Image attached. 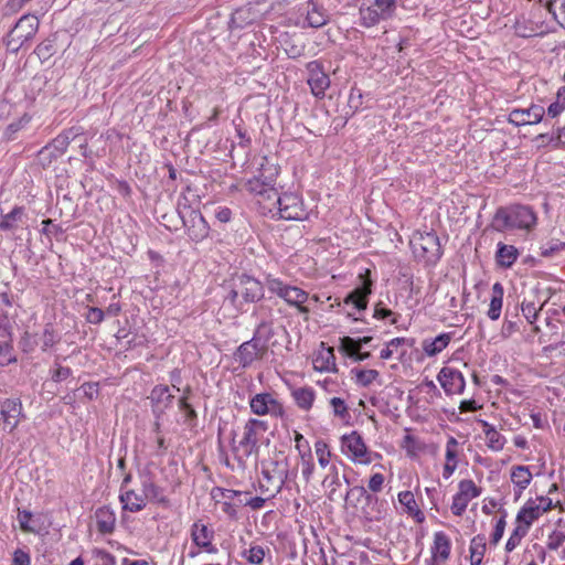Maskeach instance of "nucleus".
Instances as JSON below:
<instances>
[{"label": "nucleus", "instance_id": "1", "mask_svg": "<svg viewBox=\"0 0 565 565\" xmlns=\"http://www.w3.org/2000/svg\"><path fill=\"white\" fill-rule=\"evenodd\" d=\"M536 224L535 212L526 205L499 207L491 222V227L500 233L514 230H531Z\"/></svg>", "mask_w": 565, "mask_h": 565}, {"label": "nucleus", "instance_id": "2", "mask_svg": "<svg viewBox=\"0 0 565 565\" xmlns=\"http://www.w3.org/2000/svg\"><path fill=\"white\" fill-rule=\"evenodd\" d=\"M414 256L428 266H434L443 256L438 235L435 232H416L411 238Z\"/></svg>", "mask_w": 565, "mask_h": 565}, {"label": "nucleus", "instance_id": "3", "mask_svg": "<svg viewBox=\"0 0 565 565\" xmlns=\"http://www.w3.org/2000/svg\"><path fill=\"white\" fill-rule=\"evenodd\" d=\"M266 430L267 423L264 420L250 418L246 422L243 438L238 443V446H233V451L239 462H245V460L250 456H258L259 435Z\"/></svg>", "mask_w": 565, "mask_h": 565}, {"label": "nucleus", "instance_id": "4", "mask_svg": "<svg viewBox=\"0 0 565 565\" xmlns=\"http://www.w3.org/2000/svg\"><path fill=\"white\" fill-rule=\"evenodd\" d=\"M178 213L192 242L199 243L209 236L210 226L199 210L184 205Z\"/></svg>", "mask_w": 565, "mask_h": 565}, {"label": "nucleus", "instance_id": "5", "mask_svg": "<svg viewBox=\"0 0 565 565\" xmlns=\"http://www.w3.org/2000/svg\"><path fill=\"white\" fill-rule=\"evenodd\" d=\"M341 450L358 463L369 465L373 460L372 452L367 450L362 436L355 430L341 437Z\"/></svg>", "mask_w": 565, "mask_h": 565}, {"label": "nucleus", "instance_id": "6", "mask_svg": "<svg viewBox=\"0 0 565 565\" xmlns=\"http://www.w3.org/2000/svg\"><path fill=\"white\" fill-rule=\"evenodd\" d=\"M359 285L350 291L343 299L344 305H352L358 311H364L367 308L369 297L372 294L373 280L371 270L365 269L359 275Z\"/></svg>", "mask_w": 565, "mask_h": 565}, {"label": "nucleus", "instance_id": "7", "mask_svg": "<svg viewBox=\"0 0 565 565\" xmlns=\"http://www.w3.org/2000/svg\"><path fill=\"white\" fill-rule=\"evenodd\" d=\"M277 196L280 218L288 221H302L308 216L301 196L296 193H282Z\"/></svg>", "mask_w": 565, "mask_h": 565}, {"label": "nucleus", "instance_id": "8", "mask_svg": "<svg viewBox=\"0 0 565 565\" xmlns=\"http://www.w3.org/2000/svg\"><path fill=\"white\" fill-rule=\"evenodd\" d=\"M24 417L23 406L19 398H6L0 402L2 430L9 434L13 433Z\"/></svg>", "mask_w": 565, "mask_h": 565}, {"label": "nucleus", "instance_id": "9", "mask_svg": "<svg viewBox=\"0 0 565 565\" xmlns=\"http://www.w3.org/2000/svg\"><path fill=\"white\" fill-rule=\"evenodd\" d=\"M269 470L274 478V492L271 493V497L279 493L288 481L296 478V471L289 470L288 458L282 451L275 454L270 461Z\"/></svg>", "mask_w": 565, "mask_h": 565}, {"label": "nucleus", "instance_id": "10", "mask_svg": "<svg viewBox=\"0 0 565 565\" xmlns=\"http://www.w3.org/2000/svg\"><path fill=\"white\" fill-rule=\"evenodd\" d=\"M234 278L243 303H254L264 298V285L258 279L247 274L236 275Z\"/></svg>", "mask_w": 565, "mask_h": 565}, {"label": "nucleus", "instance_id": "11", "mask_svg": "<svg viewBox=\"0 0 565 565\" xmlns=\"http://www.w3.org/2000/svg\"><path fill=\"white\" fill-rule=\"evenodd\" d=\"M307 83L310 86L315 97L321 99L326 96V90L330 87V77L319 61H311L307 64Z\"/></svg>", "mask_w": 565, "mask_h": 565}, {"label": "nucleus", "instance_id": "12", "mask_svg": "<svg viewBox=\"0 0 565 565\" xmlns=\"http://www.w3.org/2000/svg\"><path fill=\"white\" fill-rule=\"evenodd\" d=\"M267 352V345L253 339L243 342L234 352V360L243 367H249L256 360L262 359Z\"/></svg>", "mask_w": 565, "mask_h": 565}, {"label": "nucleus", "instance_id": "13", "mask_svg": "<svg viewBox=\"0 0 565 565\" xmlns=\"http://www.w3.org/2000/svg\"><path fill=\"white\" fill-rule=\"evenodd\" d=\"M250 411L258 415L270 414L275 417H282L284 407L276 401L270 393H259L254 395L249 401Z\"/></svg>", "mask_w": 565, "mask_h": 565}, {"label": "nucleus", "instance_id": "14", "mask_svg": "<svg viewBox=\"0 0 565 565\" xmlns=\"http://www.w3.org/2000/svg\"><path fill=\"white\" fill-rule=\"evenodd\" d=\"M191 541L194 546L202 548L210 554H216L218 548L212 543L214 539V531L209 529L207 525L201 521H196L190 529Z\"/></svg>", "mask_w": 565, "mask_h": 565}, {"label": "nucleus", "instance_id": "15", "mask_svg": "<svg viewBox=\"0 0 565 565\" xmlns=\"http://www.w3.org/2000/svg\"><path fill=\"white\" fill-rule=\"evenodd\" d=\"M437 380L448 395L461 394L466 386L462 373L452 367H443L437 375Z\"/></svg>", "mask_w": 565, "mask_h": 565}, {"label": "nucleus", "instance_id": "16", "mask_svg": "<svg viewBox=\"0 0 565 565\" xmlns=\"http://www.w3.org/2000/svg\"><path fill=\"white\" fill-rule=\"evenodd\" d=\"M149 399L154 417L160 419L166 411L172 406L174 395L170 393L168 385L159 384L151 390Z\"/></svg>", "mask_w": 565, "mask_h": 565}, {"label": "nucleus", "instance_id": "17", "mask_svg": "<svg viewBox=\"0 0 565 565\" xmlns=\"http://www.w3.org/2000/svg\"><path fill=\"white\" fill-rule=\"evenodd\" d=\"M545 109L540 105H532L525 109L516 108L509 114V122L514 126L535 125L543 119Z\"/></svg>", "mask_w": 565, "mask_h": 565}, {"label": "nucleus", "instance_id": "18", "mask_svg": "<svg viewBox=\"0 0 565 565\" xmlns=\"http://www.w3.org/2000/svg\"><path fill=\"white\" fill-rule=\"evenodd\" d=\"M39 29V20L35 15L24 14L22 15L14 26L10 30L13 35H17L18 40L25 42L33 39Z\"/></svg>", "mask_w": 565, "mask_h": 565}, {"label": "nucleus", "instance_id": "19", "mask_svg": "<svg viewBox=\"0 0 565 565\" xmlns=\"http://www.w3.org/2000/svg\"><path fill=\"white\" fill-rule=\"evenodd\" d=\"M119 501L122 504V510L129 511L132 513L140 512L147 507V498L142 492H137L134 489H129L127 491H121L119 494Z\"/></svg>", "mask_w": 565, "mask_h": 565}, {"label": "nucleus", "instance_id": "20", "mask_svg": "<svg viewBox=\"0 0 565 565\" xmlns=\"http://www.w3.org/2000/svg\"><path fill=\"white\" fill-rule=\"evenodd\" d=\"M96 526L100 534H110L115 530L116 515L114 511L107 507H100L95 511Z\"/></svg>", "mask_w": 565, "mask_h": 565}, {"label": "nucleus", "instance_id": "21", "mask_svg": "<svg viewBox=\"0 0 565 565\" xmlns=\"http://www.w3.org/2000/svg\"><path fill=\"white\" fill-rule=\"evenodd\" d=\"M543 512L536 505V502L532 499L527 500L526 503L520 509L516 514V523L530 529L532 523L536 521Z\"/></svg>", "mask_w": 565, "mask_h": 565}, {"label": "nucleus", "instance_id": "22", "mask_svg": "<svg viewBox=\"0 0 565 565\" xmlns=\"http://www.w3.org/2000/svg\"><path fill=\"white\" fill-rule=\"evenodd\" d=\"M322 484L329 489L328 499L330 501H337L339 498H342V495L338 493V488L341 486V477L337 465H331L329 473L324 477Z\"/></svg>", "mask_w": 565, "mask_h": 565}, {"label": "nucleus", "instance_id": "23", "mask_svg": "<svg viewBox=\"0 0 565 565\" xmlns=\"http://www.w3.org/2000/svg\"><path fill=\"white\" fill-rule=\"evenodd\" d=\"M141 490L146 494L147 500L154 501L160 504H167L169 500L163 494V490L157 486L149 476L141 478Z\"/></svg>", "mask_w": 565, "mask_h": 565}, {"label": "nucleus", "instance_id": "24", "mask_svg": "<svg viewBox=\"0 0 565 565\" xmlns=\"http://www.w3.org/2000/svg\"><path fill=\"white\" fill-rule=\"evenodd\" d=\"M518 257L519 250L513 245L498 244L495 260L499 266L510 268L516 262Z\"/></svg>", "mask_w": 565, "mask_h": 565}, {"label": "nucleus", "instance_id": "25", "mask_svg": "<svg viewBox=\"0 0 565 565\" xmlns=\"http://www.w3.org/2000/svg\"><path fill=\"white\" fill-rule=\"evenodd\" d=\"M450 339V333H441L435 339H425L422 343V347L428 356H435L447 348Z\"/></svg>", "mask_w": 565, "mask_h": 565}, {"label": "nucleus", "instance_id": "26", "mask_svg": "<svg viewBox=\"0 0 565 565\" xmlns=\"http://www.w3.org/2000/svg\"><path fill=\"white\" fill-rule=\"evenodd\" d=\"M511 480L519 488L516 498H519L524 489L531 483L532 473L526 466H515L511 471Z\"/></svg>", "mask_w": 565, "mask_h": 565}, {"label": "nucleus", "instance_id": "27", "mask_svg": "<svg viewBox=\"0 0 565 565\" xmlns=\"http://www.w3.org/2000/svg\"><path fill=\"white\" fill-rule=\"evenodd\" d=\"M503 286L500 282H495L492 286V296L490 300L489 310L487 313L491 320H498L500 318L503 302Z\"/></svg>", "mask_w": 565, "mask_h": 565}, {"label": "nucleus", "instance_id": "28", "mask_svg": "<svg viewBox=\"0 0 565 565\" xmlns=\"http://www.w3.org/2000/svg\"><path fill=\"white\" fill-rule=\"evenodd\" d=\"M451 550L450 540L444 532H436L434 535V544L431 546L433 556L437 555L441 558V561H446L449 558Z\"/></svg>", "mask_w": 565, "mask_h": 565}, {"label": "nucleus", "instance_id": "29", "mask_svg": "<svg viewBox=\"0 0 565 565\" xmlns=\"http://www.w3.org/2000/svg\"><path fill=\"white\" fill-rule=\"evenodd\" d=\"M487 550L486 536L478 534L470 542V565H481Z\"/></svg>", "mask_w": 565, "mask_h": 565}, {"label": "nucleus", "instance_id": "30", "mask_svg": "<svg viewBox=\"0 0 565 565\" xmlns=\"http://www.w3.org/2000/svg\"><path fill=\"white\" fill-rule=\"evenodd\" d=\"M483 433L487 439V446L493 450L499 451L503 449L505 444V438L501 435L492 425L488 422L482 420Z\"/></svg>", "mask_w": 565, "mask_h": 565}, {"label": "nucleus", "instance_id": "31", "mask_svg": "<svg viewBox=\"0 0 565 565\" xmlns=\"http://www.w3.org/2000/svg\"><path fill=\"white\" fill-rule=\"evenodd\" d=\"M345 502H349L353 507H356L362 498L365 499L367 504L377 502V498L366 491L363 486H355L349 489L345 495H342Z\"/></svg>", "mask_w": 565, "mask_h": 565}, {"label": "nucleus", "instance_id": "32", "mask_svg": "<svg viewBox=\"0 0 565 565\" xmlns=\"http://www.w3.org/2000/svg\"><path fill=\"white\" fill-rule=\"evenodd\" d=\"M78 132L76 128H70L61 132L57 137H55L50 143L53 147V150L58 152L61 156L65 153L72 140L77 137Z\"/></svg>", "mask_w": 565, "mask_h": 565}, {"label": "nucleus", "instance_id": "33", "mask_svg": "<svg viewBox=\"0 0 565 565\" xmlns=\"http://www.w3.org/2000/svg\"><path fill=\"white\" fill-rule=\"evenodd\" d=\"M274 334L275 332L273 322L265 318H262L254 331V335L252 339L257 343L267 345V342L274 337Z\"/></svg>", "mask_w": 565, "mask_h": 565}, {"label": "nucleus", "instance_id": "34", "mask_svg": "<svg viewBox=\"0 0 565 565\" xmlns=\"http://www.w3.org/2000/svg\"><path fill=\"white\" fill-rule=\"evenodd\" d=\"M414 345V338H394L386 343V348L381 351L380 358L383 360H388L393 356L394 351H397L399 348H413Z\"/></svg>", "mask_w": 565, "mask_h": 565}, {"label": "nucleus", "instance_id": "35", "mask_svg": "<svg viewBox=\"0 0 565 565\" xmlns=\"http://www.w3.org/2000/svg\"><path fill=\"white\" fill-rule=\"evenodd\" d=\"M306 20L309 26L318 29L328 23L329 15L323 8L312 3V8L308 10Z\"/></svg>", "mask_w": 565, "mask_h": 565}, {"label": "nucleus", "instance_id": "36", "mask_svg": "<svg viewBox=\"0 0 565 565\" xmlns=\"http://www.w3.org/2000/svg\"><path fill=\"white\" fill-rule=\"evenodd\" d=\"M308 292L305 291L303 289L289 285L282 299L289 306L299 307L300 305H303L308 300Z\"/></svg>", "mask_w": 565, "mask_h": 565}, {"label": "nucleus", "instance_id": "37", "mask_svg": "<svg viewBox=\"0 0 565 565\" xmlns=\"http://www.w3.org/2000/svg\"><path fill=\"white\" fill-rule=\"evenodd\" d=\"M292 396L296 404L305 411L311 408L315 401V392L311 387L297 388L292 392Z\"/></svg>", "mask_w": 565, "mask_h": 565}, {"label": "nucleus", "instance_id": "38", "mask_svg": "<svg viewBox=\"0 0 565 565\" xmlns=\"http://www.w3.org/2000/svg\"><path fill=\"white\" fill-rule=\"evenodd\" d=\"M316 369L320 371H330L335 366V358L332 348L322 350L315 360Z\"/></svg>", "mask_w": 565, "mask_h": 565}, {"label": "nucleus", "instance_id": "39", "mask_svg": "<svg viewBox=\"0 0 565 565\" xmlns=\"http://www.w3.org/2000/svg\"><path fill=\"white\" fill-rule=\"evenodd\" d=\"M30 120H31V117L29 115L24 114L19 119L9 124L6 128V130L3 131L4 139L8 141L17 139L18 132L21 131L23 128H25L26 125H29Z\"/></svg>", "mask_w": 565, "mask_h": 565}, {"label": "nucleus", "instance_id": "40", "mask_svg": "<svg viewBox=\"0 0 565 565\" xmlns=\"http://www.w3.org/2000/svg\"><path fill=\"white\" fill-rule=\"evenodd\" d=\"M360 17L361 25L365 28L374 26L383 20V14H380L379 10L374 7L361 8Z\"/></svg>", "mask_w": 565, "mask_h": 565}, {"label": "nucleus", "instance_id": "41", "mask_svg": "<svg viewBox=\"0 0 565 565\" xmlns=\"http://www.w3.org/2000/svg\"><path fill=\"white\" fill-rule=\"evenodd\" d=\"M60 338L55 333L53 327L51 324H45L42 334L39 338L38 344H41L42 351H47L55 343H57Z\"/></svg>", "mask_w": 565, "mask_h": 565}, {"label": "nucleus", "instance_id": "42", "mask_svg": "<svg viewBox=\"0 0 565 565\" xmlns=\"http://www.w3.org/2000/svg\"><path fill=\"white\" fill-rule=\"evenodd\" d=\"M301 472L305 480L308 482L315 471V463L312 460L311 450L309 444L306 443V451L301 452Z\"/></svg>", "mask_w": 565, "mask_h": 565}, {"label": "nucleus", "instance_id": "43", "mask_svg": "<svg viewBox=\"0 0 565 565\" xmlns=\"http://www.w3.org/2000/svg\"><path fill=\"white\" fill-rule=\"evenodd\" d=\"M241 556L245 558L249 564H262L265 557V550L259 545H253L241 553Z\"/></svg>", "mask_w": 565, "mask_h": 565}, {"label": "nucleus", "instance_id": "44", "mask_svg": "<svg viewBox=\"0 0 565 565\" xmlns=\"http://www.w3.org/2000/svg\"><path fill=\"white\" fill-rule=\"evenodd\" d=\"M178 405H179L180 411L184 414V423L189 427H194L196 425L198 414L194 411V408L192 407V405H190L186 402V396H182L179 399Z\"/></svg>", "mask_w": 565, "mask_h": 565}, {"label": "nucleus", "instance_id": "45", "mask_svg": "<svg viewBox=\"0 0 565 565\" xmlns=\"http://www.w3.org/2000/svg\"><path fill=\"white\" fill-rule=\"evenodd\" d=\"M527 532L529 529H526V526L518 523L505 543V551L509 553L512 552L521 543V540L527 534Z\"/></svg>", "mask_w": 565, "mask_h": 565}, {"label": "nucleus", "instance_id": "46", "mask_svg": "<svg viewBox=\"0 0 565 565\" xmlns=\"http://www.w3.org/2000/svg\"><path fill=\"white\" fill-rule=\"evenodd\" d=\"M458 492L470 501L481 494V489L472 480L465 479L459 482Z\"/></svg>", "mask_w": 565, "mask_h": 565}, {"label": "nucleus", "instance_id": "47", "mask_svg": "<svg viewBox=\"0 0 565 565\" xmlns=\"http://www.w3.org/2000/svg\"><path fill=\"white\" fill-rule=\"evenodd\" d=\"M34 52L42 62H45L55 54V43L50 39L44 40L35 47Z\"/></svg>", "mask_w": 565, "mask_h": 565}, {"label": "nucleus", "instance_id": "48", "mask_svg": "<svg viewBox=\"0 0 565 565\" xmlns=\"http://www.w3.org/2000/svg\"><path fill=\"white\" fill-rule=\"evenodd\" d=\"M565 249V242H561L559 239L552 238L546 244L540 247V255L542 257H552L558 252Z\"/></svg>", "mask_w": 565, "mask_h": 565}, {"label": "nucleus", "instance_id": "49", "mask_svg": "<svg viewBox=\"0 0 565 565\" xmlns=\"http://www.w3.org/2000/svg\"><path fill=\"white\" fill-rule=\"evenodd\" d=\"M265 285L270 292L277 295L281 299L284 298V295L287 291V288L289 286V285L285 284L282 280H280L279 278H275L271 275H268L266 277Z\"/></svg>", "mask_w": 565, "mask_h": 565}, {"label": "nucleus", "instance_id": "50", "mask_svg": "<svg viewBox=\"0 0 565 565\" xmlns=\"http://www.w3.org/2000/svg\"><path fill=\"white\" fill-rule=\"evenodd\" d=\"M353 373H355L358 384L362 386H369L373 381H375L380 373L376 370H358L353 369Z\"/></svg>", "mask_w": 565, "mask_h": 565}, {"label": "nucleus", "instance_id": "51", "mask_svg": "<svg viewBox=\"0 0 565 565\" xmlns=\"http://www.w3.org/2000/svg\"><path fill=\"white\" fill-rule=\"evenodd\" d=\"M315 450L318 457L319 465L322 468H326L329 465L331 458V452L328 448L327 443L323 440H317L315 443Z\"/></svg>", "mask_w": 565, "mask_h": 565}, {"label": "nucleus", "instance_id": "52", "mask_svg": "<svg viewBox=\"0 0 565 565\" xmlns=\"http://www.w3.org/2000/svg\"><path fill=\"white\" fill-rule=\"evenodd\" d=\"M340 351L347 356L351 358L359 353V341L351 337H343L340 339Z\"/></svg>", "mask_w": 565, "mask_h": 565}, {"label": "nucleus", "instance_id": "53", "mask_svg": "<svg viewBox=\"0 0 565 565\" xmlns=\"http://www.w3.org/2000/svg\"><path fill=\"white\" fill-rule=\"evenodd\" d=\"M62 156L53 150V147L51 143L43 147L38 154L39 162L42 163V166H50L52 162L56 161Z\"/></svg>", "mask_w": 565, "mask_h": 565}, {"label": "nucleus", "instance_id": "54", "mask_svg": "<svg viewBox=\"0 0 565 565\" xmlns=\"http://www.w3.org/2000/svg\"><path fill=\"white\" fill-rule=\"evenodd\" d=\"M375 9L383 14V20L391 18L396 9V0H374Z\"/></svg>", "mask_w": 565, "mask_h": 565}, {"label": "nucleus", "instance_id": "55", "mask_svg": "<svg viewBox=\"0 0 565 565\" xmlns=\"http://www.w3.org/2000/svg\"><path fill=\"white\" fill-rule=\"evenodd\" d=\"M373 317L379 320L392 318L391 323L392 324L397 323V318L394 316V312L391 309H387L383 301H377L375 303Z\"/></svg>", "mask_w": 565, "mask_h": 565}, {"label": "nucleus", "instance_id": "56", "mask_svg": "<svg viewBox=\"0 0 565 565\" xmlns=\"http://www.w3.org/2000/svg\"><path fill=\"white\" fill-rule=\"evenodd\" d=\"M277 174H278L277 168H273V169H270V172L267 175H265L264 173H260V175H259L263 179L264 186L267 188V191H268L267 198L268 199L271 198V193L275 196L278 195V192L275 189V183H276Z\"/></svg>", "mask_w": 565, "mask_h": 565}, {"label": "nucleus", "instance_id": "57", "mask_svg": "<svg viewBox=\"0 0 565 565\" xmlns=\"http://www.w3.org/2000/svg\"><path fill=\"white\" fill-rule=\"evenodd\" d=\"M32 513L28 510H18V521L20 529L26 533H35L36 530L31 525Z\"/></svg>", "mask_w": 565, "mask_h": 565}, {"label": "nucleus", "instance_id": "58", "mask_svg": "<svg viewBox=\"0 0 565 565\" xmlns=\"http://www.w3.org/2000/svg\"><path fill=\"white\" fill-rule=\"evenodd\" d=\"M362 99L363 95L361 89L352 87L348 99V107L351 109L352 115L355 114L361 108L363 104Z\"/></svg>", "mask_w": 565, "mask_h": 565}, {"label": "nucleus", "instance_id": "59", "mask_svg": "<svg viewBox=\"0 0 565 565\" xmlns=\"http://www.w3.org/2000/svg\"><path fill=\"white\" fill-rule=\"evenodd\" d=\"M469 500L457 492L452 498L451 512L456 516H461L468 507Z\"/></svg>", "mask_w": 565, "mask_h": 565}, {"label": "nucleus", "instance_id": "60", "mask_svg": "<svg viewBox=\"0 0 565 565\" xmlns=\"http://www.w3.org/2000/svg\"><path fill=\"white\" fill-rule=\"evenodd\" d=\"M93 555L96 558L95 565H116L114 555L102 548H94Z\"/></svg>", "mask_w": 565, "mask_h": 565}, {"label": "nucleus", "instance_id": "61", "mask_svg": "<svg viewBox=\"0 0 565 565\" xmlns=\"http://www.w3.org/2000/svg\"><path fill=\"white\" fill-rule=\"evenodd\" d=\"M398 501L402 505L405 507L406 512L409 514L411 512H414L415 509L418 508L415 497L413 492L411 491H402L398 493Z\"/></svg>", "mask_w": 565, "mask_h": 565}, {"label": "nucleus", "instance_id": "62", "mask_svg": "<svg viewBox=\"0 0 565 565\" xmlns=\"http://www.w3.org/2000/svg\"><path fill=\"white\" fill-rule=\"evenodd\" d=\"M246 188L252 193L268 195L267 188L264 186L262 177H254L253 179H249L246 183Z\"/></svg>", "mask_w": 565, "mask_h": 565}, {"label": "nucleus", "instance_id": "63", "mask_svg": "<svg viewBox=\"0 0 565 565\" xmlns=\"http://www.w3.org/2000/svg\"><path fill=\"white\" fill-rule=\"evenodd\" d=\"M85 319L88 323L99 324L105 319V311L97 307H88L87 313L85 315Z\"/></svg>", "mask_w": 565, "mask_h": 565}, {"label": "nucleus", "instance_id": "64", "mask_svg": "<svg viewBox=\"0 0 565 565\" xmlns=\"http://www.w3.org/2000/svg\"><path fill=\"white\" fill-rule=\"evenodd\" d=\"M521 310L527 322L532 324L536 320L540 309L535 307L534 302L523 301Z\"/></svg>", "mask_w": 565, "mask_h": 565}]
</instances>
